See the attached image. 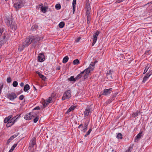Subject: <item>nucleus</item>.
Instances as JSON below:
<instances>
[{"label": "nucleus", "mask_w": 152, "mask_h": 152, "mask_svg": "<svg viewBox=\"0 0 152 152\" xmlns=\"http://www.w3.org/2000/svg\"><path fill=\"white\" fill-rule=\"evenodd\" d=\"M29 89H30V86L28 84H26L25 86L24 87L23 90L24 91L26 92L28 90H29Z\"/></svg>", "instance_id": "24"}, {"label": "nucleus", "mask_w": 152, "mask_h": 152, "mask_svg": "<svg viewBox=\"0 0 152 152\" xmlns=\"http://www.w3.org/2000/svg\"><path fill=\"white\" fill-rule=\"evenodd\" d=\"M113 72V71L112 70H110L109 72H108L107 73V74H110L112 75V73Z\"/></svg>", "instance_id": "51"}, {"label": "nucleus", "mask_w": 152, "mask_h": 152, "mask_svg": "<svg viewBox=\"0 0 152 152\" xmlns=\"http://www.w3.org/2000/svg\"><path fill=\"white\" fill-rule=\"evenodd\" d=\"M85 73V69L82 72H81V73H80V74H81V75H82V76H83V74H84Z\"/></svg>", "instance_id": "58"}, {"label": "nucleus", "mask_w": 152, "mask_h": 152, "mask_svg": "<svg viewBox=\"0 0 152 152\" xmlns=\"http://www.w3.org/2000/svg\"><path fill=\"white\" fill-rule=\"evenodd\" d=\"M39 74V75L40 78H41L42 80H45V79H46V77L44 75H42V74H40V73Z\"/></svg>", "instance_id": "35"}, {"label": "nucleus", "mask_w": 152, "mask_h": 152, "mask_svg": "<svg viewBox=\"0 0 152 152\" xmlns=\"http://www.w3.org/2000/svg\"><path fill=\"white\" fill-rule=\"evenodd\" d=\"M76 0H73L72 2V5H75L76 4Z\"/></svg>", "instance_id": "55"}, {"label": "nucleus", "mask_w": 152, "mask_h": 152, "mask_svg": "<svg viewBox=\"0 0 152 152\" xmlns=\"http://www.w3.org/2000/svg\"><path fill=\"white\" fill-rule=\"evenodd\" d=\"M73 6V12L74 13L75 10V5H72Z\"/></svg>", "instance_id": "56"}, {"label": "nucleus", "mask_w": 152, "mask_h": 152, "mask_svg": "<svg viewBox=\"0 0 152 152\" xmlns=\"http://www.w3.org/2000/svg\"><path fill=\"white\" fill-rule=\"evenodd\" d=\"M49 104V103H48V102L47 101V100H46L44 101L43 104V105L45 107L48 105Z\"/></svg>", "instance_id": "37"}, {"label": "nucleus", "mask_w": 152, "mask_h": 152, "mask_svg": "<svg viewBox=\"0 0 152 152\" xmlns=\"http://www.w3.org/2000/svg\"><path fill=\"white\" fill-rule=\"evenodd\" d=\"M60 69V66H58L56 68V69L58 70H59Z\"/></svg>", "instance_id": "63"}, {"label": "nucleus", "mask_w": 152, "mask_h": 152, "mask_svg": "<svg viewBox=\"0 0 152 152\" xmlns=\"http://www.w3.org/2000/svg\"><path fill=\"white\" fill-rule=\"evenodd\" d=\"M7 24L9 26H10L11 28H12L14 30H16L17 28V26L16 24L12 23H10L9 20H7Z\"/></svg>", "instance_id": "14"}, {"label": "nucleus", "mask_w": 152, "mask_h": 152, "mask_svg": "<svg viewBox=\"0 0 152 152\" xmlns=\"http://www.w3.org/2000/svg\"><path fill=\"white\" fill-rule=\"evenodd\" d=\"M95 65V63L92 62L89 65L88 68L85 69V73L83 76V78L84 79L87 78L88 77L89 74L91 71L94 70Z\"/></svg>", "instance_id": "1"}, {"label": "nucleus", "mask_w": 152, "mask_h": 152, "mask_svg": "<svg viewBox=\"0 0 152 152\" xmlns=\"http://www.w3.org/2000/svg\"><path fill=\"white\" fill-rule=\"evenodd\" d=\"M6 36L5 34L0 35V48L6 42L5 39Z\"/></svg>", "instance_id": "11"}, {"label": "nucleus", "mask_w": 152, "mask_h": 152, "mask_svg": "<svg viewBox=\"0 0 152 152\" xmlns=\"http://www.w3.org/2000/svg\"><path fill=\"white\" fill-rule=\"evenodd\" d=\"M140 112L137 111L136 113H133L132 114V117L135 118L136 116H137L138 115V114L140 113Z\"/></svg>", "instance_id": "36"}, {"label": "nucleus", "mask_w": 152, "mask_h": 152, "mask_svg": "<svg viewBox=\"0 0 152 152\" xmlns=\"http://www.w3.org/2000/svg\"><path fill=\"white\" fill-rule=\"evenodd\" d=\"M92 111L91 105L89 106H88L84 112L85 116H88L89 115V113H91Z\"/></svg>", "instance_id": "6"}, {"label": "nucleus", "mask_w": 152, "mask_h": 152, "mask_svg": "<svg viewBox=\"0 0 152 152\" xmlns=\"http://www.w3.org/2000/svg\"><path fill=\"white\" fill-rule=\"evenodd\" d=\"M88 125V124L85 123V126H84L83 127V132H86V130H87Z\"/></svg>", "instance_id": "27"}, {"label": "nucleus", "mask_w": 152, "mask_h": 152, "mask_svg": "<svg viewBox=\"0 0 152 152\" xmlns=\"http://www.w3.org/2000/svg\"><path fill=\"white\" fill-rule=\"evenodd\" d=\"M55 7L57 10H59L61 8V6L60 4H58L55 5Z\"/></svg>", "instance_id": "32"}, {"label": "nucleus", "mask_w": 152, "mask_h": 152, "mask_svg": "<svg viewBox=\"0 0 152 152\" xmlns=\"http://www.w3.org/2000/svg\"><path fill=\"white\" fill-rule=\"evenodd\" d=\"M24 5V3L23 1L20 0L18 1L15 3L14 7L16 9H20Z\"/></svg>", "instance_id": "4"}, {"label": "nucleus", "mask_w": 152, "mask_h": 152, "mask_svg": "<svg viewBox=\"0 0 152 152\" xmlns=\"http://www.w3.org/2000/svg\"><path fill=\"white\" fill-rule=\"evenodd\" d=\"M92 131V129L91 128L89 129L88 131L86 133V134L84 135L85 137H86L88 135H89Z\"/></svg>", "instance_id": "33"}, {"label": "nucleus", "mask_w": 152, "mask_h": 152, "mask_svg": "<svg viewBox=\"0 0 152 152\" xmlns=\"http://www.w3.org/2000/svg\"><path fill=\"white\" fill-rule=\"evenodd\" d=\"M47 101L48 102V103H51L52 102V98L51 97H49L48 99H47Z\"/></svg>", "instance_id": "44"}, {"label": "nucleus", "mask_w": 152, "mask_h": 152, "mask_svg": "<svg viewBox=\"0 0 152 152\" xmlns=\"http://www.w3.org/2000/svg\"><path fill=\"white\" fill-rule=\"evenodd\" d=\"M45 56L42 53H40L38 57V60L39 62H42L45 60Z\"/></svg>", "instance_id": "15"}, {"label": "nucleus", "mask_w": 152, "mask_h": 152, "mask_svg": "<svg viewBox=\"0 0 152 152\" xmlns=\"http://www.w3.org/2000/svg\"><path fill=\"white\" fill-rule=\"evenodd\" d=\"M32 42V39L31 38V36H29L23 40L22 43L24 46L27 47L31 44Z\"/></svg>", "instance_id": "2"}, {"label": "nucleus", "mask_w": 152, "mask_h": 152, "mask_svg": "<svg viewBox=\"0 0 152 152\" xmlns=\"http://www.w3.org/2000/svg\"><path fill=\"white\" fill-rule=\"evenodd\" d=\"M113 100L111 98L108 99L106 102V103L107 104L110 103Z\"/></svg>", "instance_id": "46"}, {"label": "nucleus", "mask_w": 152, "mask_h": 152, "mask_svg": "<svg viewBox=\"0 0 152 152\" xmlns=\"http://www.w3.org/2000/svg\"><path fill=\"white\" fill-rule=\"evenodd\" d=\"M26 47L22 43V45H20L19 46V48H18V50L21 52Z\"/></svg>", "instance_id": "22"}, {"label": "nucleus", "mask_w": 152, "mask_h": 152, "mask_svg": "<svg viewBox=\"0 0 152 152\" xmlns=\"http://www.w3.org/2000/svg\"><path fill=\"white\" fill-rule=\"evenodd\" d=\"M151 75V73L150 74L149 73H147L146 75L144 77L142 82L143 83H145V81L147 80V79Z\"/></svg>", "instance_id": "17"}, {"label": "nucleus", "mask_w": 152, "mask_h": 152, "mask_svg": "<svg viewBox=\"0 0 152 152\" xmlns=\"http://www.w3.org/2000/svg\"><path fill=\"white\" fill-rule=\"evenodd\" d=\"M89 9H90V7H88L87 10L86 12V15L87 16V17H88V16H91L90 15V11L89 10Z\"/></svg>", "instance_id": "34"}, {"label": "nucleus", "mask_w": 152, "mask_h": 152, "mask_svg": "<svg viewBox=\"0 0 152 152\" xmlns=\"http://www.w3.org/2000/svg\"><path fill=\"white\" fill-rule=\"evenodd\" d=\"M20 115H16V116H15L13 117V118H15V121H17V119L20 117Z\"/></svg>", "instance_id": "53"}, {"label": "nucleus", "mask_w": 152, "mask_h": 152, "mask_svg": "<svg viewBox=\"0 0 152 152\" xmlns=\"http://www.w3.org/2000/svg\"><path fill=\"white\" fill-rule=\"evenodd\" d=\"M113 88H112L108 89H104L102 91V95L106 96H107L110 94Z\"/></svg>", "instance_id": "9"}, {"label": "nucleus", "mask_w": 152, "mask_h": 152, "mask_svg": "<svg viewBox=\"0 0 152 152\" xmlns=\"http://www.w3.org/2000/svg\"><path fill=\"white\" fill-rule=\"evenodd\" d=\"M38 26L37 25H34L31 27V30L32 31H34L36 29V28L38 27Z\"/></svg>", "instance_id": "38"}, {"label": "nucleus", "mask_w": 152, "mask_h": 152, "mask_svg": "<svg viewBox=\"0 0 152 152\" xmlns=\"http://www.w3.org/2000/svg\"><path fill=\"white\" fill-rule=\"evenodd\" d=\"M39 119V118L38 117H36L33 120L34 122V123H36L38 121Z\"/></svg>", "instance_id": "45"}, {"label": "nucleus", "mask_w": 152, "mask_h": 152, "mask_svg": "<svg viewBox=\"0 0 152 152\" xmlns=\"http://www.w3.org/2000/svg\"><path fill=\"white\" fill-rule=\"evenodd\" d=\"M71 111V110H70V109H69V108L67 110V111H66V113H69Z\"/></svg>", "instance_id": "59"}, {"label": "nucleus", "mask_w": 152, "mask_h": 152, "mask_svg": "<svg viewBox=\"0 0 152 152\" xmlns=\"http://www.w3.org/2000/svg\"><path fill=\"white\" fill-rule=\"evenodd\" d=\"M48 6L47 7H43L42 6L40 7L41 11L44 13H45L48 9Z\"/></svg>", "instance_id": "19"}, {"label": "nucleus", "mask_w": 152, "mask_h": 152, "mask_svg": "<svg viewBox=\"0 0 152 152\" xmlns=\"http://www.w3.org/2000/svg\"><path fill=\"white\" fill-rule=\"evenodd\" d=\"M69 58L67 56H65L63 59V62L64 63H66L68 61Z\"/></svg>", "instance_id": "28"}, {"label": "nucleus", "mask_w": 152, "mask_h": 152, "mask_svg": "<svg viewBox=\"0 0 152 152\" xmlns=\"http://www.w3.org/2000/svg\"><path fill=\"white\" fill-rule=\"evenodd\" d=\"M18 85V83L16 81H14L12 83V86L14 87H16Z\"/></svg>", "instance_id": "41"}, {"label": "nucleus", "mask_w": 152, "mask_h": 152, "mask_svg": "<svg viewBox=\"0 0 152 152\" xmlns=\"http://www.w3.org/2000/svg\"><path fill=\"white\" fill-rule=\"evenodd\" d=\"M18 135H16L15 134H14V135L11 136L10 137V138L8 140L7 142V144H9L10 142L12 140L15 138Z\"/></svg>", "instance_id": "18"}, {"label": "nucleus", "mask_w": 152, "mask_h": 152, "mask_svg": "<svg viewBox=\"0 0 152 152\" xmlns=\"http://www.w3.org/2000/svg\"><path fill=\"white\" fill-rule=\"evenodd\" d=\"M20 85L21 87H23L24 86V83L22 82L20 84Z\"/></svg>", "instance_id": "60"}, {"label": "nucleus", "mask_w": 152, "mask_h": 152, "mask_svg": "<svg viewBox=\"0 0 152 152\" xmlns=\"http://www.w3.org/2000/svg\"><path fill=\"white\" fill-rule=\"evenodd\" d=\"M15 118H13L10 119L8 123H7L6 126L7 127H9L12 126L15 122Z\"/></svg>", "instance_id": "13"}, {"label": "nucleus", "mask_w": 152, "mask_h": 152, "mask_svg": "<svg viewBox=\"0 0 152 152\" xmlns=\"http://www.w3.org/2000/svg\"><path fill=\"white\" fill-rule=\"evenodd\" d=\"M39 7H41L42 6H43V4L42 3H41V4H39Z\"/></svg>", "instance_id": "64"}, {"label": "nucleus", "mask_w": 152, "mask_h": 152, "mask_svg": "<svg viewBox=\"0 0 152 152\" xmlns=\"http://www.w3.org/2000/svg\"><path fill=\"white\" fill-rule=\"evenodd\" d=\"M32 39V42H33V46L35 48L36 46V43L40 40V38L39 37H35L34 36H31Z\"/></svg>", "instance_id": "8"}, {"label": "nucleus", "mask_w": 152, "mask_h": 152, "mask_svg": "<svg viewBox=\"0 0 152 152\" xmlns=\"http://www.w3.org/2000/svg\"><path fill=\"white\" fill-rule=\"evenodd\" d=\"M40 109V107L39 106L36 107H35L33 110H39Z\"/></svg>", "instance_id": "57"}, {"label": "nucleus", "mask_w": 152, "mask_h": 152, "mask_svg": "<svg viewBox=\"0 0 152 152\" xmlns=\"http://www.w3.org/2000/svg\"><path fill=\"white\" fill-rule=\"evenodd\" d=\"M91 19V16H88L87 17V23L89 24L90 23V20Z\"/></svg>", "instance_id": "39"}, {"label": "nucleus", "mask_w": 152, "mask_h": 152, "mask_svg": "<svg viewBox=\"0 0 152 152\" xmlns=\"http://www.w3.org/2000/svg\"><path fill=\"white\" fill-rule=\"evenodd\" d=\"M68 80L70 81H75L76 80L74 78V76H71L69 78H68Z\"/></svg>", "instance_id": "29"}, {"label": "nucleus", "mask_w": 152, "mask_h": 152, "mask_svg": "<svg viewBox=\"0 0 152 152\" xmlns=\"http://www.w3.org/2000/svg\"><path fill=\"white\" fill-rule=\"evenodd\" d=\"M83 126V124H80L78 127V129H80V128L82 126Z\"/></svg>", "instance_id": "61"}, {"label": "nucleus", "mask_w": 152, "mask_h": 152, "mask_svg": "<svg viewBox=\"0 0 152 152\" xmlns=\"http://www.w3.org/2000/svg\"><path fill=\"white\" fill-rule=\"evenodd\" d=\"M17 144H14L11 147V149L9 150L8 152H12L14 148L17 145Z\"/></svg>", "instance_id": "30"}, {"label": "nucleus", "mask_w": 152, "mask_h": 152, "mask_svg": "<svg viewBox=\"0 0 152 152\" xmlns=\"http://www.w3.org/2000/svg\"><path fill=\"white\" fill-rule=\"evenodd\" d=\"M118 93H115L113 94V95L111 99H112L113 100H114L115 99V98L117 94H118Z\"/></svg>", "instance_id": "43"}, {"label": "nucleus", "mask_w": 152, "mask_h": 152, "mask_svg": "<svg viewBox=\"0 0 152 152\" xmlns=\"http://www.w3.org/2000/svg\"><path fill=\"white\" fill-rule=\"evenodd\" d=\"M24 98V96L23 95H21L19 97V99L20 100H23Z\"/></svg>", "instance_id": "48"}, {"label": "nucleus", "mask_w": 152, "mask_h": 152, "mask_svg": "<svg viewBox=\"0 0 152 152\" xmlns=\"http://www.w3.org/2000/svg\"><path fill=\"white\" fill-rule=\"evenodd\" d=\"M99 33V31H97L94 34L93 38V41L96 42L97 39V37Z\"/></svg>", "instance_id": "16"}, {"label": "nucleus", "mask_w": 152, "mask_h": 152, "mask_svg": "<svg viewBox=\"0 0 152 152\" xmlns=\"http://www.w3.org/2000/svg\"><path fill=\"white\" fill-rule=\"evenodd\" d=\"M116 137L118 139H122V135L121 133H118Z\"/></svg>", "instance_id": "31"}, {"label": "nucleus", "mask_w": 152, "mask_h": 152, "mask_svg": "<svg viewBox=\"0 0 152 152\" xmlns=\"http://www.w3.org/2000/svg\"><path fill=\"white\" fill-rule=\"evenodd\" d=\"M148 69V67H146L144 70V72H143V74H144L147 71Z\"/></svg>", "instance_id": "52"}, {"label": "nucleus", "mask_w": 152, "mask_h": 152, "mask_svg": "<svg viewBox=\"0 0 152 152\" xmlns=\"http://www.w3.org/2000/svg\"><path fill=\"white\" fill-rule=\"evenodd\" d=\"M82 77V75L80 74L78 75L75 77V79L77 80H78L80 78H81Z\"/></svg>", "instance_id": "40"}, {"label": "nucleus", "mask_w": 152, "mask_h": 152, "mask_svg": "<svg viewBox=\"0 0 152 152\" xmlns=\"http://www.w3.org/2000/svg\"><path fill=\"white\" fill-rule=\"evenodd\" d=\"M133 144H131L128 149L125 152H131L133 148Z\"/></svg>", "instance_id": "23"}, {"label": "nucleus", "mask_w": 152, "mask_h": 152, "mask_svg": "<svg viewBox=\"0 0 152 152\" xmlns=\"http://www.w3.org/2000/svg\"><path fill=\"white\" fill-rule=\"evenodd\" d=\"M36 144V139L35 138H33L31 140L30 142L29 146L28 147V149L31 150Z\"/></svg>", "instance_id": "12"}, {"label": "nucleus", "mask_w": 152, "mask_h": 152, "mask_svg": "<svg viewBox=\"0 0 152 152\" xmlns=\"http://www.w3.org/2000/svg\"><path fill=\"white\" fill-rule=\"evenodd\" d=\"M12 81L11 78L10 77H9L8 78H7V82L8 83H10Z\"/></svg>", "instance_id": "47"}, {"label": "nucleus", "mask_w": 152, "mask_h": 152, "mask_svg": "<svg viewBox=\"0 0 152 152\" xmlns=\"http://www.w3.org/2000/svg\"><path fill=\"white\" fill-rule=\"evenodd\" d=\"M35 115L33 112H30L26 114L24 116V118L26 120H29L35 117Z\"/></svg>", "instance_id": "5"}, {"label": "nucleus", "mask_w": 152, "mask_h": 152, "mask_svg": "<svg viewBox=\"0 0 152 152\" xmlns=\"http://www.w3.org/2000/svg\"><path fill=\"white\" fill-rule=\"evenodd\" d=\"M74 65H78L80 64V61L78 59H76L74 60L73 62Z\"/></svg>", "instance_id": "26"}, {"label": "nucleus", "mask_w": 152, "mask_h": 152, "mask_svg": "<svg viewBox=\"0 0 152 152\" xmlns=\"http://www.w3.org/2000/svg\"><path fill=\"white\" fill-rule=\"evenodd\" d=\"M96 42H95L94 41H93V42L92 43V46H93L95 44V43Z\"/></svg>", "instance_id": "62"}, {"label": "nucleus", "mask_w": 152, "mask_h": 152, "mask_svg": "<svg viewBox=\"0 0 152 152\" xmlns=\"http://www.w3.org/2000/svg\"><path fill=\"white\" fill-rule=\"evenodd\" d=\"M81 39V38L80 37H78L76 39L75 41V42H79L80 41V40Z\"/></svg>", "instance_id": "54"}, {"label": "nucleus", "mask_w": 152, "mask_h": 152, "mask_svg": "<svg viewBox=\"0 0 152 152\" xmlns=\"http://www.w3.org/2000/svg\"><path fill=\"white\" fill-rule=\"evenodd\" d=\"M6 36L5 34L0 35V48L6 42L5 39Z\"/></svg>", "instance_id": "10"}, {"label": "nucleus", "mask_w": 152, "mask_h": 152, "mask_svg": "<svg viewBox=\"0 0 152 152\" xmlns=\"http://www.w3.org/2000/svg\"><path fill=\"white\" fill-rule=\"evenodd\" d=\"M17 97V95L14 92H11L9 93L7 96V98L10 100L12 101L15 99Z\"/></svg>", "instance_id": "7"}, {"label": "nucleus", "mask_w": 152, "mask_h": 152, "mask_svg": "<svg viewBox=\"0 0 152 152\" xmlns=\"http://www.w3.org/2000/svg\"><path fill=\"white\" fill-rule=\"evenodd\" d=\"M75 108L76 107L75 106H71V107H70L69 109H70L71 111H72L73 110H74Z\"/></svg>", "instance_id": "50"}, {"label": "nucleus", "mask_w": 152, "mask_h": 152, "mask_svg": "<svg viewBox=\"0 0 152 152\" xmlns=\"http://www.w3.org/2000/svg\"><path fill=\"white\" fill-rule=\"evenodd\" d=\"M71 91L70 90H68L65 92L62 96V100L69 98L71 96Z\"/></svg>", "instance_id": "3"}, {"label": "nucleus", "mask_w": 152, "mask_h": 152, "mask_svg": "<svg viewBox=\"0 0 152 152\" xmlns=\"http://www.w3.org/2000/svg\"><path fill=\"white\" fill-rule=\"evenodd\" d=\"M106 76L107 78L110 80L111 79H113V77L112 75L106 74Z\"/></svg>", "instance_id": "42"}, {"label": "nucleus", "mask_w": 152, "mask_h": 152, "mask_svg": "<svg viewBox=\"0 0 152 152\" xmlns=\"http://www.w3.org/2000/svg\"><path fill=\"white\" fill-rule=\"evenodd\" d=\"M65 24V23L63 21H62L60 22L59 23L58 26L59 28H62L64 26Z\"/></svg>", "instance_id": "25"}, {"label": "nucleus", "mask_w": 152, "mask_h": 152, "mask_svg": "<svg viewBox=\"0 0 152 152\" xmlns=\"http://www.w3.org/2000/svg\"><path fill=\"white\" fill-rule=\"evenodd\" d=\"M142 131H140V133L135 137V140L140 139L142 136Z\"/></svg>", "instance_id": "20"}, {"label": "nucleus", "mask_w": 152, "mask_h": 152, "mask_svg": "<svg viewBox=\"0 0 152 152\" xmlns=\"http://www.w3.org/2000/svg\"><path fill=\"white\" fill-rule=\"evenodd\" d=\"M12 115H9L8 117H6L5 118L4 120V123H7L10 120L11 118H12Z\"/></svg>", "instance_id": "21"}, {"label": "nucleus", "mask_w": 152, "mask_h": 152, "mask_svg": "<svg viewBox=\"0 0 152 152\" xmlns=\"http://www.w3.org/2000/svg\"><path fill=\"white\" fill-rule=\"evenodd\" d=\"M4 29L3 28L1 27L0 28V33L1 34H2V33L4 31Z\"/></svg>", "instance_id": "49"}]
</instances>
